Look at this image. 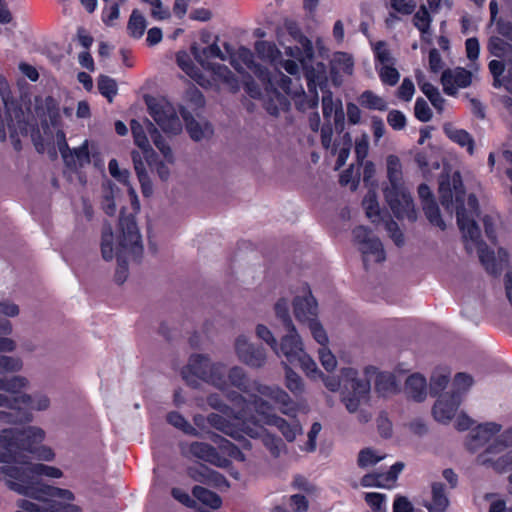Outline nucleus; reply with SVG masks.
<instances>
[{
  "label": "nucleus",
  "mask_w": 512,
  "mask_h": 512,
  "mask_svg": "<svg viewBox=\"0 0 512 512\" xmlns=\"http://www.w3.org/2000/svg\"><path fill=\"white\" fill-rule=\"evenodd\" d=\"M438 192L443 208L450 213L456 212L457 224L463 235L466 250L471 251L468 243L470 241L477 247L479 260L485 270L493 276L500 275L508 262V253L500 248L499 259H496L494 251L481 239L477 222L468 215L465 208L466 191L460 173L454 172L451 177L441 176Z\"/></svg>",
  "instance_id": "f257e3e1"
},
{
  "label": "nucleus",
  "mask_w": 512,
  "mask_h": 512,
  "mask_svg": "<svg viewBox=\"0 0 512 512\" xmlns=\"http://www.w3.org/2000/svg\"><path fill=\"white\" fill-rule=\"evenodd\" d=\"M62 475L63 473L59 468L42 463L27 466H0V480H4L10 490L37 500L51 497L62 499L67 501L66 504H70L69 502L74 500V494L70 490L46 485L36 479L40 476L60 478ZM52 502L57 501H42L39 506ZM58 502L65 504L64 502ZM35 504L38 505V503Z\"/></svg>",
  "instance_id": "f03ea898"
},
{
  "label": "nucleus",
  "mask_w": 512,
  "mask_h": 512,
  "mask_svg": "<svg viewBox=\"0 0 512 512\" xmlns=\"http://www.w3.org/2000/svg\"><path fill=\"white\" fill-rule=\"evenodd\" d=\"M45 438V432L38 427L29 426L23 429L8 428L0 431V462L18 463L22 466L32 464L28 454L36 458L51 461L54 452L46 446L38 447Z\"/></svg>",
  "instance_id": "7ed1b4c3"
},
{
  "label": "nucleus",
  "mask_w": 512,
  "mask_h": 512,
  "mask_svg": "<svg viewBox=\"0 0 512 512\" xmlns=\"http://www.w3.org/2000/svg\"><path fill=\"white\" fill-rule=\"evenodd\" d=\"M290 33L295 38L298 37L300 46H289L285 48V53L298 59L302 63V69L307 81V88L310 93L308 99V107L314 109L318 106L319 97L317 89L319 88L324 95L328 85V77L326 67L322 62H317L314 66V48L311 40L305 35L301 34L299 30L294 31L290 28Z\"/></svg>",
  "instance_id": "20e7f679"
},
{
  "label": "nucleus",
  "mask_w": 512,
  "mask_h": 512,
  "mask_svg": "<svg viewBox=\"0 0 512 512\" xmlns=\"http://www.w3.org/2000/svg\"><path fill=\"white\" fill-rule=\"evenodd\" d=\"M119 236L115 251L117 268L114 280L117 284H123L128 277V256L139 262L143 254L141 235L133 214L126 215L124 209L120 211Z\"/></svg>",
  "instance_id": "39448f33"
},
{
  "label": "nucleus",
  "mask_w": 512,
  "mask_h": 512,
  "mask_svg": "<svg viewBox=\"0 0 512 512\" xmlns=\"http://www.w3.org/2000/svg\"><path fill=\"white\" fill-rule=\"evenodd\" d=\"M387 177L390 186L384 189V197L393 215L398 220L406 218L411 222L416 221L413 199L402 185L401 163L396 155L387 157Z\"/></svg>",
  "instance_id": "423d86ee"
},
{
  "label": "nucleus",
  "mask_w": 512,
  "mask_h": 512,
  "mask_svg": "<svg viewBox=\"0 0 512 512\" xmlns=\"http://www.w3.org/2000/svg\"><path fill=\"white\" fill-rule=\"evenodd\" d=\"M321 378L325 387L332 392L343 388L342 401L349 412H356L370 391V381L359 379L358 371L351 367L342 368L340 377L323 375Z\"/></svg>",
  "instance_id": "0eeeda50"
},
{
  "label": "nucleus",
  "mask_w": 512,
  "mask_h": 512,
  "mask_svg": "<svg viewBox=\"0 0 512 512\" xmlns=\"http://www.w3.org/2000/svg\"><path fill=\"white\" fill-rule=\"evenodd\" d=\"M28 381L22 376L11 378L0 377V407H6L9 411H0V421L15 422L17 420H29V414L21 410V405H29L31 396L21 393Z\"/></svg>",
  "instance_id": "6e6552de"
},
{
  "label": "nucleus",
  "mask_w": 512,
  "mask_h": 512,
  "mask_svg": "<svg viewBox=\"0 0 512 512\" xmlns=\"http://www.w3.org/2000/svg\"><path fill=\"white\" fill-rule=\"evenodd\" d=\"M188 374L220 390H224L227 386L226 366L222 363H211L209 358L202 354L191 355L187 366L182 370L183 378L191 383Z\"/></svg>",
  "instance_id": "1a4fd4ad"
},
{
  "label": "nucleus",
  "mask_w": 512,
  "mask_h": 512,
  "mask_svg": "<svg viewBox=\"0 0 512 512\" xmlns=\"http://www.w3.org/2000/svg\"><path fill=\"white\" fill-rule=\"evenodd\" d=\"M257 403L260 414L253 424V429H250L247 435L256 438L260 435V430L263 426L268 425L275 426L288 442L294 441L297 434L302 431L299 421L294 419L292 422H288L284 418L274 414L272 405L264 399H259Z\"/></svg>",
  "instance_id": "9d476101"
},
{
  "label": "nucleus",
  "mask_w": 512,
  "mask_h": 512,
  "mask_svg": "<svg viewBox=\"0 0 512 512\" xmlns=\"http://www.w3.org/2000/svg\"><path fill=\"white\" fill-rule=\"evenodd\" d=\"M280 351L287 363L301 367L308 377L323 376L315 361L304 351L300 336H283L280 342Z\"/></svg>",
  "instance_id": "9b49d317"
},
{
  "label": "nucleus",
  "mask_w": 512,
  "mask_h": 512,
  "mask_svg": "<svg viewBox=\"0 0 512 512\" xmlns=\"http://www.w3.org/2000/svg\"><path fill=\"white\" fill-rule=\"evenodd\" d=\"M148 111L153 120L166 133L178 134L182 124L174 106L165 98H149L146 100Z\"/></svg>",
  "instance_id": "f8f14e48"
},
{
  "label": "nucleus",
  "mask_w": 512,
  "mask_h": 512,
  "mask_svg": "<svg viewBox=\"0 0 512 512\" xmlns=\"http://www.w3.org/2000/svg\"><path fill=\"white\" fill-rule=\"evenodd\" d=\"M244 57L242 58L244 63L253 70L254 74L257 78L269 88L276 87L279 91L282 90L286 95L297 94V92H293L291 89L292 80L289 76L285 75L279 69H274V71H270L268 68L256 64L253 60L252 53L245 49Z\"/></svg>",
  "instance_id": "ddd939ff"
},
{
  "label": "nucleus",
  "mask_w": 512,
  "mask_h": 512,
  "mask_svg": "<svg viewBox=\"0 0 512 512\" xmlns=\"http://www.w3.org/2000/svg\"><path fill=\"white\" fill-rule=\"evenodd\" d=\"M223 391H225L226 399L233 406V413L231 415L235 419L242 421L244 425H253L260 414L257 401L262 398L253 392L249 394L250 398L247 399L237 391L228 390L227 388Z\"/></svg>",
  "instance_id": "4468645a"
},
{
  "label": "nucleus",
  "mask_w": 512,
  "mask_h": 512,
  "mask_svg": "<svg viewBox=\"0 0 512 512\" xmlns=\"http://www.w3.org/2000/svg\"><path fill=\"white\" fill-rule=\"evenodd\" d=\"M181 451L185 457L196 458L221 468H226L231 463L230 460L222 456L214 446L205 442L194 441L190 443L187 448L182 446Z\"/></svg>",
  "instance_id": "2eb2a0df"
},
{
  "label": "nucleus",
  "mask_w": 512,
  "mask_h": 512,
  "mask_svg": "<svg viewBox=\"0 0 512 512\" xmlns=\"http://www.w3.org/2000/svg\"><path fill=\"white\" fill-rule=\"evenodd\" d=\"M206 421L211 427L238 441L242 448H252L251 442L243 435H247V432L253 429V427H250L251 424L244 425L242 423V427H239L217 413H210L206 417Z\"/></svg>",
  "instance_id": "dca6fc26"
},
{
  "label": "nucleus",
  "mask_w": 512,
  "mask_h": 512,
  "mask_svg": "<svg viewBox=\"0 0 512 512\" xmlns=\"http://www.w3.org/2000/svg\"><path fill=\"white\" fill-rule=\"evenodd\" d=\"M188 477L208 487L216 489H227L230 484L226 477L204 464L189 466L186 470Z\"/></svg>",
  "instance_id": "f3484780"
},
{
  "label": "nucleus",
  "mask_w": 512,
  "mask_h": 512,
  "mask_svg": "<svg viewBox=\"0 0 512 512\" xmlns=\"http://www.w3.org/2000/svg\"><path fill=\"white\" fill-rule=\"evenodd\" d=\"M235 350L240 361L250 367L259 368L265 364L266 354L264 348L249 343L243 335L236 339Z\"/></svg>",
  "instance_id": "a211bd4d"
},
{
  "label": "nucleus",
  "mask_w": 512,
  "mask_h": 512,
  "mask_svg": "<svg viewBox=\"0 0 512 512\" xmlns=\"http://www.w3.org/2000/svg\"><path fill=\"white\" fill-rule=\"evenodd\" d=\"M461 402V394L459 392L441 395L432 409L435 420L441 423H449L455 416Z\"/></svg>",
  "instance_id": "6ab92c4d"
},
{
  "label": "nucleus",
  "mask_w": 512,
  "mask_h": 512,
  "mask_svg": "<svg viewBox=\"0 0 512 512\" xmlns=\"http://www.w3.org/2000/svg\"><path fill=\"white\" fill-rule=\"evenodd\" d=\"M471 83L472 73L463 67H457L454 70L446 69L441 75L443 91L449 96H455L458 88H467Z\"/></svg>",
  "instance_id": "aec40b11"
},
{
  "label": "nucleus",
  "mask_w": 512,
  "mask_h": 512,
  "mask_svg": "<svg viewBox=\"0 0 512 512\" xmlns=\"http://www.w3.org/2000/svg\"><path fill=\"white\" fill-rule=\"evenodd\" d=\"M256 392L271 398L275 403L280 405V411L287 416H295L297 408L289 394L279 388L267 385H259L255 388Z\"/></svg>",
  "instance_id": "412c9836"
},
{
  "label": "nucleus",
  "mask_w": 512,
  "mask_h": 512,
  "mask_svg": "<svg viewBox=\"0 0 512 512\" xmlns=\"http://www.w3.org/2000/svg\"><path fill=\"white\" fill-rule=\"evenodd\" d=\"M501 431V425L495 422L479 424L473 429L466 442L469 451L475 452L478 448L488 442L494 435Z\"/></svg>",
  "instance_id": "4be33fe9"
},
{
  "label": "nucleus",
  "mask_w": 512,
  "mask_h": 512,
  "mask_svg": "<svg viewBox=\"0 0 512 512\" xmlns=\"http://www.w3.org/2000/svg\"><path fill=\"white\" fill-rule=\"evenodd\" d=\"M318 304L308 288L307 295L296 296L293 300L294 316L299 322H310L317 316Z\"/></svg>",
  "instance_id": "5701e85b"
},
{
  "label": "nucleus",
  "mask_w": 512,
  "mask_h": 512,
  "mask_svg": "<svg viewBox=\"0 0 512 512\" xmlns=\"http://www.w3.org/2000/svg\"><path fill=\"white\" fill-rule=\"evenodd\" d=\"M322 112L326 120H329L333 116L336 127H343L345 114L342 108V102L339 99L336 101L333 100V94L329 89V85H327L326 90H324V95H322Z\"/></svg>",
  "instance_id": "b1692460"
},
{
  "label": "nucleus",
  "mask_w": 512,
  "mask_h": 512,
  "mask_svg": "<svg viewBox=\"0 0 512 512\" xmlns=\"http://www.w3.org/2000/svg\"><path fill=\"white\" fill-rule=\"evenodd\" d=\"M18 507L19 510L16 512H82L81 508L75 504L52 502L39 506L26 499L19 500Z\"/></svg>",
  "instance_id": "393cba45"
},
{
  "label": "nucleus",
  "mask_w": 512,
  "mask_h": 512,
  "mask_svg": "<svg viewBox=\"0 0 512 512\" xmlns=\"http://www.w3.org/2000/svg\"><path fill=\"white\" fill-rule=\"evenodd\" d=\"M205 70L211 72L213 82L226 85L230 92L237 93L240 90L239 79L226 65L214 63Z\"/></svg>",
  "instance_id": "a878e982"
},
{
  "label": "nucleus",
  "mask_w": 512,
  "mask_h": 512,
  "mask_svg": "<svg viewBox=\"0 0 512 512\" xmlns=\"http://www.w3.org/2000/svg\"><path fill=\"white\" fill-rule=\"evenodd\" d=\"M226 380L227 383L229 382L232 386L246 394L257 393L255 388L261 385L256 381H251L244 369L238 366H234L229 370ZM226 388H228V385Z\"/></svg>",
  "instance_id": "bb28decb"
},
{
  "label": "nucleus",
  "mask_w": 512,
  "mask_h": 512,
  "mask_svg": "<svg viewBox=\"0 0 512 512\" xmlns=\"http://www.w3.org/2000/svg\"><path fill=\"white\" fill-rule=\"evenodd\" d=\"M190 50L194 59L201 65L204 70L214 64L209 62V59L211 58H219L221 60H225L223 52L216 43L203 48H199L198 45L194 43L191 45Z\"/></svg>",
  "instance_id": "cd10ccee"
},
{
  "label": "nucleus",
  "mask_w": 512,
  "mask_h": 512,
  "mask_svg": "<svg viewBox=\"0 0 512 512\" xmlns=\"http://www.w3.org/2000/svg\"><path fill=\"white\" fill-rule=\"evenodd\" d=\"M268 99L264 102L265 110L272 116H277L279 112L287 111L290 107V101L286 95L280 93L276 87L269 88L265 86Z\"/></svg>",
  "instance_id": "c85d7f7f"
},
{
  "label": "nucleus",
  "mask_w": 512,
  "mask_h": 512,
  "mask_svg": "<svg viewBox=\"0 0 512 512\" xmlns=\"http://www.w3.org/2000/svg\"><path fill=\"white\" fill-rule=\"evenodd\" d=\"M427 382L419 373L410 375L405 382V392L409 398L416 402H422L427 395Z\"/></svg>",
  "instance_id": "c756f323"
},
{
  "label": "nucleus",
  "mask_w": 512,
  "mask_h": 512,
  "mask_svg": "<svg viewBox=\"0 0 512 512\" xmlns=\"http://www.w3.org/2000/svg\"><path fill=\"white\" fill-rule=\"evenodd\" d=\"M431 494L432 501L425 503V508L429 512H445L450 504L446 495L445 484L441 482H433L431 485Z\"/></svg>",
  "instance_id": "7c9ffc66"
},
{
  "label": "nucleus",
  "mask_w": 512,
  "mask_h": 512,
  "mask_svg": "<svg viewBox=\"0 0 512 512\" xmlns=\"http://www.w3.org/2000/svg\"><path fill=\"white\" fill-rule=\"evenodd\" d=\"M362 253L363 265L365 270H368V262L370 256L376 263H381L386 259V254L381 241L377 237H372L369 241L360 246Z\"/></svg>",
  "instance_id": "2f4dec72"
},
{
  "label": "nucleus",
  "mask_w": 512,
  "mask_h": 512,
  "mask_svg": "<svg viewBox=\"0 0 512 512\" xmlns=\"http://www.w3.org/2000/svg\"><path fill=\"white\" fill-rule=\"evenodd\" d=\"M443 130L445 135L452 142L458 144L460 147H466L467 152L470 155L474 154L475 141L468 131L464 129L454 128L451 124H445Z\"/></svg>",
  "instance_id": "473e14b6"
},
{
  "label": "nucleus",
  "mask_w": 512,
  "mask_h": 512,
  "mask_svg": "<svg viewBox=\"0 0 512 512\" xmlns=\"http://www.w3.org/2000/svg\"><path fill=\"white\" fill-rule=\"evenodd\" d=\"M476 462L479 465L493 468L497 473L512 471V450L496 459L487 457V454H478Z\"/></svg>",
  "instance_id": "72a5a7b5"
},
{
  "label": "nucleus",
  "mask_w": 512,
  "mask_h": 512,
  "mask_svg": "<svg viewBox=\"0 0 512 512\" xmlns=\"http://www.w3.org/2000/svg\"><path fill=\"white\" fill-rule=\"evenodd\" d=\"M103 8L101 20L107 27H114L120 18V8L127 4L128 0H102Z\"/></svg>",
  "instance_id": "f704fd0d"
},
{
  "label": "nucleus",
  "mask_w": 512,
  "mask_h": 512,
  "mask_svg": "<svg viewBox=\"0 0 512 512\" xmlns=\"http://www.w3.org/2000/svg\"><path fill=\"white\" fill-rule=\"evenodd\" d=\"M192 495L197 501L211 509H219L222 505L221 497L203 486L195 485L192 488Z\"/></svg>",
  "instance_id": "c9c22d12"
},
{
  "label": "nucleus",
  "mask_w": 512,
  "mask_h": 512,
  "mask_svg": "<svg viewBox=\"0 0 512 512\" xmlns=\"http://www.w3.org/2000/svg\"><path fill=\"white\" fill-rule=\"evenodd\" d=\"M147 28V21L139 9H133L128 22L127 32L130 37L134 39H140Z\"/></svg>",
  "instance_id": "e433bc0d"
},
{
  "label": "nucleus",
  "mask_w": 512,
  "mask_h": 512,
  "mask_svg": "<svg viewBox=\"0 0 512 512\" xmlns=\"http://www.w3.org/2000/svg\"><path fill=\"white\" fill-rule=\"evenodd\" d=\"M274 309L277 318L282 322L284 328L287 331L286 335H293L295 337H298L299 335L290 317L289 304L287 299L280 298L276 302Z\"/></svg>",
  "instance_id": "4c0bfd02"
},
{
  "label": "nucleus",
  "mask_w": 512,
  "mask_h": 512,
  "mask_svg": "<svg viewBox=\"0 0 512 512\" xmlns=\"http://www.w3.org/2000/svg\"><path fill=\"white\" fill-rule=\"evenodd\" d=\"M510 447H512V426L502 432L481 454L493 457Z\"/></svg>",
  "instance_id": "58836bf2"
},
{
  "label": "nucleus",
  "mask_w": 512,
  "mask_h": 512,
  "mask_svg": "<svg viewBox=\"0 0 512 512\" xmlns=\"http://www.w3.org/2000/svg\"><path fill=\"white\" fill-rule=\"evenodd\" d=\"M166 421L173 427L181 430L186 435L194 437H198L200 435L199 431L193 427L178 411H170L166 415Z\"/></svg>",
  "instance_id": "ea45409f"
},
{
  "label": "nucleus",
  "mask_w": 512,
  "mask_h": 512,
  "mask_svg": "<svg viewBox=\"0 0 512 512\" xmlns=\"http://www.w3.org/2000/svg\"><path fill=\"white\" fill-rule=\"evenodd\" d=\"M375 389L383 396L396 393L398 391V384L395 376L388 372L379 373L375 380Z\"/></svg>",
  "instance_id": "a19ab883"
},
{
  "label": "nucleus",
  "mask_w": 512,
  "mask_h": 512,
  "mask_svg": "<svg viewBox=\"0 0 512 512\" xmlns=\"http://www.w3.org/2000/svg\"><path fill=\"white\" fill-rule=\"evenodd\" d=\"M413 25L420 31L422 40H425V35H430V26L432 17L427 8L422 5L413 16Z\"/></svg>",
  "instance_id": "79ce46f5"
},
{
  "label": "nucleus",
  "mask_w": 512,
  "mask_h": 512,
  "mask_svg": "<svg viewBox=\"0 0 512 512\" xmlns=\"http://www.w3.org/2000/svg\"><path fill=\"white\" fill-rule=\"evenodd\" d=\"M147 124V130L150 134V137L154 143V145L157 147V149L163 154L164 158L168 161H171V158L173 156L172 150L170 146L166 143L164 137L161 135V133L157 130V128L154 126L152 122L149 120H146Z\"/></svg>",
  "instance_id": "37998d69"
},
{
  "label": "nucleus",
  "mask_w": 512,
  "mask_h": 512,
  "mask_svg": "<svg viewBox=\"0 0 512 512\" xmlns=\"http://www.w3.org/2000/svg\"><path fill=\"white\" fill-rule=\"evenodd\" d=\"M101 254L104 260L111 261L114 258L113 229L110 223H105L101 236Z\"/></svg>",
  "instance_id": "c03bdc74"
},
{
  "label": "nucleus",
  "mask_w": 512,
  "mask_h": 512,
  "mask_svg": "<svg viewBox=\"0 0 512 512\" xmlns=\"http://www.w3.org/2000/svg\"><path fill=\"white\" fill-rule=\"evenodd\" d=\"M255 50L260 58L270 61L271 63L277 62L281 56V52L277 46L268 41H258L255 44Z\"/></svg>",
  "instance_id": "a18cd8bd"
},
{
  "label": "nucleus",
  "mask_w": 512,
  "mask_h": 512,
  "mask_svg": "<svg viewBox=\"0 0 512 512\" xmlns=\"http://www.w3.org/2000/svg\"><path fill=\"white\" fill-rule=\"evenodd\" d=\"M422 209L426 218L433 226H436L441 230H445L446 224L442 219L439 206L435 199L422 204Z\"/></svg>",
  "instance_id": "49530a36"
},
{
  "label": "nucleus",
  "mask_w": 512,
  "mask_h": 512,
  "mask_svg": "<svg viewBox=\"0 0 512 512\" xmlns=\"http://www.w3.org/2000/svg\"><path fill=\"white\" fill-rule=\"evenodd\" d=\"M358 101L362 107L371 110L384 111L387 108L386 102L371 90L362 92Z\"/></svg>",
  "instance_id": "de8ad7c7"
},
{
  "label": "nucleus",
  "mask_w": 512,
  "mask_h": 512,
  "mask_svg": "<svg viewBox=\"0 0 512 512\" xmlns=\"http://www.w3.org/2000/svg\"><path fill=\"white\" fill-rule=\"evenodd\" d=\"M285 369L286 387L295 395L298 396L304 391V384L301 377L288 365L287 362H282Z\"/></svg>",
  "instance_id": "09e8293b"
},
{
  "label": "nucleus",
  "mask_w": 512,
  "mask_h": 512,
  "mask_svg": "<svg viewBox=\"0 0 512 512\" xmlns=\"http://www.w3.org/2000/svg\"><path fill=\"white\" fill-rule=\"evenodd\" d=\"M354 61L350 54L346 52H338L332 60V70L341 71L347 75L353 73Z\"/></svg>",
  "instance_id": "8fccbe9b"
},
{
  "label": "nucleus",
  "mask_w": 512,
  "mask_h": 512,
  "mask_svg": "<svg viewBox=\"0 0 512 512\" xmlns=\"http://www.w3.org/2000/svg\"><path fill=\"white\" fill-rule=\"evenodd\" d=\"M98 90L102 96L112 102L114 96L117 94V83L114 79L106 75H101L97 82Z\"/></svg>",
  "instance_id": "3c124183"
},
{
  "label": "nucleus",
  "mask_w": 512,
  "mask_h": 512,
  "mask_svg": "<svg viewBox=\"0 0 512 512\" xmlns=\"http://www.w3.org/2000/svg\"><path fill=\"white\" fill-rule=\"evenodd\" d=\"M130 126L135 144L144 151L150 149L149 139L142 124L133 119Z\"/></svg>",
  "instance_id": "603ef678"
},
{
  "label": "nucleus",
  "mask_w": 512,
  "mask_h": 512,
  "mask_svg": "<svg viewBox=\"0 0 512 512\" xmlns=\"http://www.w3.org/2000/svg\"><path fill=\"white\" fill-rule=\"evenodd\" d=\"M151 6L150 16L156 21L167 20L171 17L169 7L164 6L161 0H140Z\"/></svg>",
  "instance_id": "864d4df0"
},
{
  "label": "nucleus",
  "mask_w": 512,
  "mask_h": 512,
  "mask_svg": "<svg viewBox=\"0 0 512 512\" xmlns=\"http://www.w3.org/2000/svg\"><path fill=\"white\" fill-rule=\"evenodd\" d=\"M449 383L448 374H433L430 379L429 393L431 396H441L440 394L444 391Z\"/></svg>",
  "instance_id": "5fc2aeb1"
},
{
  "label": "nucleus",
  "mask_w": 512,
  "mask_h": 512,
  "mask_svg": "<svg viewBox=\"0 0 512 512\" xmlns=\"http://www.w3.org/2000/svg\"><path fill=\"white\" fill-rule=\"evenodd\" d=\"M379 78L383 84L395 86L400 79V74L393 64L383 65L379 70Z\"/></svg>",
  "instance_id": "6e6d98bb"
},
{
  "label": "nucleus",
  "mask_w": 512,
  "mask_h": 512,
  "mask_svg": "<svg viewBox=\"0 0 512 512\" xmlns=\"http://www.w3.org/2000/svg\"><path fill=\"white\" fill-rule=\"evenodd\" d=\"M181 115L186 122V129L191 139L200 141L204 135L201 125L188 112H181Z\"/></svg>",
  "instance_id": "4d7b16f0"
},
{
  "label": "nucleus",
  "mask_w": 512,
  "mask_h": 512,
  "mask_svg": "<svg viewBox=\"0 0 512 512\" xmlns=\"http://www.w3.org/2000/svg\"><path fill=\"white\" fill-rule=\"evenodd\" d=\"M472 384L473 378L471 375L464 372H459L454 376L453 390L451 393L459 392L462 397L463 394L469 390Z\"/></svg>",
  "instance_id": "13d9d810"
},
{
  "label": "nucleus",
  "mask_w": 512,
  "mask_h": 512,
  "mask_svg": "<svg viewBox=\"0 0 512 512\" xmlns=\"http://www.w3.org/2000/svg\"><path fill=\"white\" fill-rule=\"evenodd\" d=\"M383 456H377L373 449L364 448L360 450L357 459V465L360 468H367L369 466L375 465L381 460H383Z\"/></svg>",
  "instance_id": "bf43d9fd"
},
{
  "label": "nucleus",
  "mask_w": 512,
  "mask_h": 512,
  "mask_svg": "<svg viewBox=\"0 0 512 512\" xmlns=\"http://www.w3.org/2000/svg\"><path fill=\"white\" fill-rule=\"evenodd\" d=\"M256 335L259 339L266 342L278 356H282L280 346L278 347L277 340L273 336L272 332L263 324H259L256 327Z\"/></svg>",
  "instance_id": "052dcab7"
},
{
  "label": "nucleus",
  "mask_w": 512,
  "mask_h": 512,
  "mask_svg": "<svg viewBox=\"0 0 512 512\" xmlns=\"http://www.w3.org/2000/svg\"><path fill=\"white\" fill-rule=\"evenodd\" d=\"M509 49L511 45L497 36H492L488 41V50L495 57L502 58Z\"/></svg>",
  "instance_id": "680f3d73"
},
{
  "label": "nucleus",
  "mask_w": 512,
  "mask_h": 512,
  "mask_svg": "<svg viewBox=\"0 0 512 512\" xmlns=\"http://www.w3.org/2000/svg\"><path fill=\"white\" fill-rule=\"evenodd\" d=\"M364 500L373 512L386 510V495L378 492H367L364 495Z\"/></svg>",
  "instance_id": "e2e57ef3"
},
{
  "label": "nucleus",
  "mask_w": 512,
  "mask_h": 512,
  "mask_svg": "<svg viewBox=\"0 0 512 512\" xmlns=\"http://www.w3.org/2000/svg\"><path fill=\"white\" fill-rule=\"evenodd\" d=\"M375 60L383 65L394 64V59L391 56L389 49L384 41H378L373 48Z\"/></svg>",
  "instance_id": "0e129e2a"
},
{
  "label": "nucleus",
  "mask_w": 512,
  "mask_h": 512,
  "mask_svg": "<svg viewBox=\"0 0 512 512\" xmlns=\"http://www.w3.org/2000/svg\"><path fill=\"white\" fill-rule=\"evenodd\" d=\"M108 169L111 176L126 186H129L130 173L128 170H121L116 159H111L108 163Z\"/></svg>",
  "instance_id": "69168bd1"
},
{
  "label": "nucleus",
  "mask_w": 512,
  "mask_h": 512,
  "mask_svg": "<svg viewBox=\"0 0 512 512\" xmlns=\"http://www.w3.org/2000/svg\"><path fill=\"white\" fill-rule=\"evenodd\" d=\"M414 114L421 122H428L432 118V111L428 103L422 97H418L415 101Z\"/></svg>",
  "instance_id": "338daca9"
},
{
  "label": "nucleus",
  "mask_w": 512,
  "mask_h": 512,
  "mask_svg": "<svg viewBox=\"0 0 512 512\" xmlns=\"http://www.w3.org/2000/svg\"><path fill=\"white\" fill-rule=\"evenodd\" d=\"M311 334L315 341L321 345V347H327L328 336L321 323L315 318L309 323Z\"/></svg>",
  "instance_id": "774afa93"
}]
</instances>
